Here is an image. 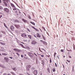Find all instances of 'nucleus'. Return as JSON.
Returning <instances> with one entry per match:
<instances>
[{"mask_svg":"<svg viewBox=\"0 0 75 75\" xmlns=\"http://www.w3.org/2000/svg\"><path fill=\"white\" fill-rule=\"evenodd\" d=\"M4 5L5 7H7L8 5V1L7 0H3Z\"/></svg>","mask_w":75,"mask_h":75,"instance_id":"1","label":"nucleus"},{"mask_svg":"<svg viewBox=\"0 0 75 75\" xmlns=\"http://www.w3.org/2000/svg\"><path fill=\"white\" fill-rule=\"evenodd\" d=\"M31 66L30 65H27L26 66V69L27 71H28L30 70V68H31Z\"/></svg>","mask_w":75,"mask_h":75,"instance_id":"2","label":"nucleus"},{"mask_svg":"<svg viewBox=\"0 0 75 75\" xmlns=\"http://www.w3.org/2000/svg\"><path fill=\"white\" fill-rule=\"evenodd\" d=\"M4 10L5 11H6L7 13H8V12H9V9H8L7 8H4Z\"/></svg>","mask_w":75,"mask_h":75,"instance_id":"3","label":"nucleus"},{"mask_svg":"<svg viewBox=\"0 0 75 75\" xmlns=\"http://www.w3.org/2000/svg\"><path fill=\"white\" fill-rule=\"evenodd\" d=\"M4 60L6 61L7 62H8V61H9V59L7 57H4Z\"/></svg>","mask_w":75,"mask_h":75,"instance_id":"4","label":"nucleus"},{"mask_svg":"<svg viewBox=\"0 0 75 75\" xmlns=\"http://www.w3.org/2000/svg\"><path fill=\"white\" fill-rule=\"evenodd\" d=\"M21 36L22 37H27V35L25 34V33H22L21 35Z\"/></svg>","mask_w":75,"mask_h":75,"instance_id":"5","label":"nucleus"},{"mask_svg":"<svg viewBox=\"0 0 75 75\" xmlns=\"http://www.w3.org/2000/svg\"><path fill=\"white\" fill-rule=\"evenodd\" d=\"M10 29L12 31H14V28L13 25H11L10 26Z\"/></svg>","mask_w":75,"mask_h":75,"instance_id":"6","label":"nucleus"},{"mask_svg":"<svg viewBox=\"0 0 75 75\" xmlns=\"http://www.w3.org/2000/svg\"><path fill=\"white\" fill-rule=\"evenodd\" d=\"M28 55L30 57H32L34 55L32 53L30 52L28 53Z\"/></svg>","mask_w":75,"mask_h":75,"instance_id":"7","label":"nucleus"},{"mask_svg":"<svg viewBox=\"0 0 75 75\" xmlns=\"http://www.w3.org/2000/svg\"><path fill=\"white\" fill-rule=\"evenodd\" d=\"M37 43V42L34 40H33L32 42L31 43V44H34V45H35V44H36Z\"/></svg>","mask_w":75,"mask_h":75,"instance_id":"8","label":"nucleus"},{"mask_svg":"<svg viewBox=\"0 0 75 75\" xmlns=\"http://www.w3.org/2000/svg\"><path fill=\"white\" fill-rule=\"evenodd\" d=\"M34 74V75H37V74H38V71L37 70H35L33 71Z\"/></svg>","mask_w":75,"mask_h":75,"instance_id":"9","label":"nucleus"},{"mask_svg":"<svg viewBox=\"0 0 75 75\" xmlns=\"http://www.w3.org/2000/svg\"><path fill=\"white\" fill-rule=\"evenodd\" d=\"M36 35L37 37H38L39 38H40V37H41V35H40L38 33H37Z\"/></svg>","mask_w":75,"mask_h":75,"instance_id":"10","label":"nucleus"},{"mask_svg":"<svg viewBox=\"0 0 75 75\" xmlns=\"http://www.w3.org/2000/svg\"><path fill=\"white\" fill-rule=\"evenodd\" d=\"M14 26L17 28H20V26L19 25H14Z\"/></svg>","mask_w":75,"mask_h":75,"instance_id":"11","label":"nucleus"},{"mask_svg":"<svg viewBox=\"0 0 75 75\" xmlns=\"http://www.w3.org/2000/svg\"><path fill=\"white\" fill-rule=\"evenodd\" d=\"M10 4L11 6V7H12L13 8V7H15V6H14V4H13L11 3H10Z\"/></svg>","mask_w":75,"mask_h":75,"instance_id":"12","label":"nucleus"},{"mask_svg":"<svg viewBox=\"0 0 75 75\" xmlns=\"http://www.w3.org/2000/svg\"><path fill=\"white\" fill-rule=\"evenodd\" d=\"M13 11H16V10H17V8H16V6L13 7Z\"/></svg>","mask_w":75,"mask_h":75,"instance_id":"13","label":"nucleus"},{"mask_svg":"<svg viewBox=\"0 0 75 75\" xmlns=\"http://www.w3.org/2000/svg\"><path fill=\"white\" fill-rule=\"evenodd\" d=\"M47 70L49 73H50V68L49 67L47 68Z\"/></svg>","mask_w":75,"mask_h":75,"instance_id":"14","label":"nucleus"},{"mask_svg":"<svg viewBox=\"0 0 75 75\" xmlns=\"http://www.w3.org/2000/svg\"><path fill=\"white\" fill-rule=\"evenodd\" d=\"M43 43L46 46H47V45L48 44H47V43L45 42H43Z\"/></svg>","mask_w":75,"mask_h":75,"instance_id":"15","label":"nucleus"},{"mask_svg":"<svg viewBox=\"0 0 75 75\" xmlns=\"http://www.w3.org/2000/svg\"><path fill=\"white\" fill-rule=\"evenodd\" d=\"M22 21L24 22V23H26L27 21V20H25L24 19H22Z\"/></svg>","mask_w":75,"mask_h":75,"instance_id":"16","label":"nucleus"},{"mask_svg":"<svg viewBox=\"0 0 75 75\" xmlns=\"http://www.w3.org/2000/svg\"><path fill=\"white\" fill-rule=\"evenodd\" d=\"M10 73L11 74H12V75H16L15 74H14V73L12 71H11L10 72Z\"/></svg>","mask_w":75,"mask_h":75,"instance_id":"17","label":"nucleus"},{"mask_svg":"<svg viewBox=\"0 0 75 75\" xmlns=\"http://www.w3.org/2000/svg\"><path fill=\"white\" fill-rule=\"evenodd\" d=\"M2 55L6 56V55H7V54H6V53H2Z\"/></svg>","mask_w":75,"mask_h":75,"instance_id":"18","label":"nucleus"},{"mask_svg":"<svg viewBox=\"0 0 75 75\" xmlns=\"http://www.w3.org/2000/svg\"><path fill=\"white\" fill-rule=\"evenodd\" d=\"M30 23H31V24H33L34 25H35V23H34L30 21Z\"/></svg>","mask_w":75,"mask_h":75,"instance_id":"19","label":"nucleus"},{"mask_svg":"<svg viewBox=\"0 0 75 75\" xmlns=\"http://www.w3.org/2000/svg\"><path fill=\"white\" fill-rule=\"evenodd\" d=\"M42 38H43V39H44V40H45V37H44V35H42Z\"/></svg>","mask_w":75,"mask_h":75,"instance_id":"20","label":"nucleus"},{"mask_svg":"<svg viewBox=\"0 0 75 75\" xmlns=\"http://www.w3.org/2000/svg\"><path fill=\"white\" fill-rule=\"evenodd\" d=\"M17 68H16L14 67V68H13V70H14V71H17Z\"/></svg>","mask_w":75,"mask_h":75,"instance_id":"21","label":"nucleus"},{"mask_svg":"<svg viewBox=\"0 0 75 75\" xmlns=\"http://www.w3.org/2000/svg\"><path fill=\"white\" fill-rule=\"evenodd\" d=\"M0 44H1V45H5L6 44L5 43H3L2 42H0Z\"/></svg>","mask_w":75,"mask_h":75,"instance_id":"22","label":"nucleus"},{"mask_svg":"<svg viewBox=\"0 0 75 75\" xmlns=\"http://www.w3.org/2000/svg\"><path fill=\"white\" fill-rule=\"evenodd\" d=\"M15 22H16V23L17 22V23H18V22H19V21H18V20H16L15 21Z\"/></svg>","mask_w":75,"mask_h":75,"instance_id":"23","label":"nucleus"},{"mask_svg":"<svg viewBox=\"0 0 75 75\" xmlns=\"http://www.w3.org/2000/svg\"><path fill=\"white\" fill-rule=\"evenodd\" d=\"M53 72H55V69L53 68L52 69Z\"/></svg>","mask_w":75,"mask_h":75,"instance_id":"24","label":"nucleus"},{"mask_svg":"<svg viewBox=\"0 0 75 75\" xmlns=\"http://www.w3.org/2000/svg\"><path fill=\"white\" fill-rule=\"evenodd\" d=\"M3 7H2V6H0V10H3Z\"/></svg>","mask_w":75,"mask_h":75,"instance_id":"25","label":"nucleus"},{"mask_svg":"<svg viewBox=\"0 0 75 75\" xmlns=\"http://www.w3.org/2000/svg\"><path fill=\"white\" fill-rule=\"evenodd\" d=\"M4 26H5L6 28H7V26L6 25V24H5L4 23Z\"/></svg>","mask_w":75,"mask_h":75,"instance_id":"26","label":"nucleus"},{"mask_svg":"<svg viewBox=\"0 0 75 75\" xmlns=\"http://www.w3.org/2000/svg\"><path fill=\"white\" fill-rule=\"evenodd\" d=\"M28 37L29 38H30V39H31V35H28Z\"/></svg>","mask_w":75,"mask_h":75,"instance_id":"27","label":"nucleus"},{"mask_svg":"<svg viewBox=\"0 0 75 75\" xmlns=\"http://www.w3.org/2000/svg\"><path fill=\"white\" fill-rule=\"evenodd\" d=\"M42 29L44 30L45 31V28L44 27L42 26Z\"/></svg>","mask_w":75,"mask_h":75,"instance_id":"28","label":"nucleus"},{"mask_svg":"<svg viewBox=\"0 0 75 75\" xmlns=\"http://www.w3.org/2000/svg\"><path fill=\"white\" fill-rule=\"evenodd\" d=\"M16 52H20V50L17 49V50H16Z\"/></svg>","mask_w":75,"mask_h":75,"instance_id":"29","label":"nucleus"},{"mask_svg":"<svg viewBox=\"0 0 75 75\" xmlns=\"http://www.w3.org/2000/svg\"><path fill=\"white\" fill-rule=\"evenodd\" d=\"M1 32L3 33V34H6V33H5V32L4 31H1Z\"/></svg>","mask_w":75,"mask_h":75,"instance_id":"30","label":"nucleus"},{"mask_svg":"<svg viewBox=\"0 0 75 75\" xmlns=\"http://www.w3.org/2000/svg\"><path fill=\"white\" fill-rule=\"evenodd\" d=\"M16 54H17L18 56L20 57V54H19V53H16Z\"/></svg>","mask_w":75,"mask_h":75,"instance_id":"31","label":"nucleus"},{"mask_svg":"<svg viewBox=\"0 0 75 75\" xmlns=\"http://www.w3.org/2000/svg\"><path fill=\"white\" fill-rule=\"evenodd\" d=\"M35 30H36V31L39 32V30L38 29L36 28Z\"/></svg>","mask_w":75,"mask_h":75,"instance_id":"32","label":"nucleus"},{"mask_svg":"<svg viewBox=\"0 0 75 75\" xmlns=\"http://www.w3.org/2000/svg\"><path fill=\"white\" fill-rule=\"evenodd\" d=\"M27 30L29 32H30V30H29V29L27 28Z\"/></svg>","mask_w":75,"mask_h":75,"instance_id":"33","label":"nucleus"},{"mask_svg":"<svg viewBox=\"0 0 75 75\" xmlns=\"http://www.w3.org/2000/svg\"><path fill=\"white\" fill-rule=\"evenodd\" d=\"M41 56L43 58V57H44V55L42 54L41 55Z\"/></svg>","mask_w":75,"mask_h":75,"instance_id":"34","label":"nucleus"},{"mask_svg":"<svg viewBox=\"0 0 75 75\" xmlns=\"http://www.w3.org/2000/svg\"><path fill=\"white\" fill-rule=\"evenodd\" d=\"M28 18L29 19H31V16H28Z\"/></svg>","mask_w":75,"mask_h":75,"instance_id":"35","label":"nucleus"},{"mask_svg":"<svg viewBox=\"0 0 75 75\" xmlns=\"http://www.w3.org/2000/svg\"><path fill=\"white\" fill-rule=\"evenodd\" d=\"M50 63H51V62H52V60H51V59H50Z\"/></svg>","mask_w":75,"mask_h":75,"instance_id":"36","label":"nucleus"},{"mask_svg":"<svg viewBox=\"0 0 75 75\" xmlns=\"http://www.w3.org/2000/svg\"><path fill=\"white\" fill-rule=\"evenodd\" d=\"M31 27H32V28H33L34 29V30H35V28L33 26H31Z\"/></svg>","mask_w":75,"mask_h":75,"instance_id":"37","label":"nucleus"},{"mask_svg":"<svg viewBox=\"0 0 75 75\" xmlns=\"http://www.w3.org/2000/svg\"><path fill=\"white\" fill-rule=\"evenodd\" d=\"M61 52H64V50H61Z\"/></svg>","mask_w":75,"mask_h":75,"instance_id":"38","label":"nucleus"},{"mask_svg":"<svg viewBox=\"0 0 75 75\" xmlns=\"http://www.w3.org/2000/svg\"><path fill=\"white\" fill-rule=\"evenodd\" d=\"M13 50H14V51H16L17 50V49L15 48L13 49Z\"/></svg>","mask_w":75,"mask_h":75,"instance_id":"39","label":"nucleus"},{"mask_svg":"<svg viewBox=\"0 0 75 75\" xmlns=\"http://www.w3.org/2000/svg\"><path fill=\"white\" fill-rule=\"evenodd\" d=\"M3 75H7V74L6 73H5Z\"/></svg>","mask_w":75,"mask_h":75,"instance_id":"40","label":"nucleus"},{"mask_svg":"<svg viewBox=\"0 0 75 75\" xmlns=\"http://www.w3.org/2000/svg\"><path fill=\"white\" fill-rule=\"evenodd\" d=\"M15 11H16L15 12L16 13H17V12H18V11L17 10H16Z\"/></svg>","mask_w":75,"mask_h":75,"instance_id":"41","label":"nucleus"},{"mask_svg":"<svg viewBox=\"0 0 75 75\" xmlns=\"http://www.w3.org/2000/svg\"><path fill=\"white\" fill-rule=\"evenodd\" d=\"M2 15H0V18H1V17H2Z\"/></svg>","mask_w":75,"mask_h":75,"instance_id":"42","label":"nucleus"},{"mask_svg":"<svg viewBox=\"0 0 75 75\" xmlns=\"http://www.w3.org/2000/svg\"><path fill=\"white\" fill-rule=\"evenodd\" d=\"M34 36L35 37V38H37V36H36V35H35V34L34 35Z\"/></svg>","mask_w":75,"mask_h":75,"instance_id":"43","label":"nucleus"},{"mask_svg":"<svg viewBox=\"0 0 75 75\" xmlns=\"http://www.w3.org/2000/svg\"><path fill=\"white\" fill-rule=\"evenodd\" d=\"M67 62H70V61L69 60H67Z\"/></svg>","mask_w":75,"mask_h":75,"instance_id":"44","label":"nucleus"},{"mask_svg":"<svg viewBox=\"0 0 75 75\" xmlns=\"http://www.w3.org/2000/svg\"><path fill=\"white\" fill-rule=\"evenodd\" d=\"M55 66L56 67H57V64H56V63H55Z\"/></svg>","mask_w":75,"mask_h":75,"instance_id":"45","label":"nucleus"},{"mask_svg":"<svg viewBox=\"0 0 75 75\" xmlns=\"http://www.w3.org/2000/svg\"><path fill=\"white\" fill-rule=\"evenodd\" d=\"M21 56L22 58H23V57H24V56H23V55H21Z\"/></svg>","mask_w":75,"mask_h":75,"instance_id":"46","label":"nucleus"},{"mask_svg":"<svg viewBox=\"0 0 75 75\" xmlns=\"http://www.w3.org/2000/svg\"><path fill=\"white\" fill-rule=\"evenodd\" d=\"M39 51H40V52H42V51H41V49H39Z\"/></svg>","mask_w":75,"mask_h":75,"instance_id":"47","label":"nucleus"},{"mask_svg":"<svg viewBox=\"0 0 75 75\" xmlns=\"http://www.w3.org/2000/svg\"><path fill=\"white\" fill-rule=\"evenodd\" d=\"M2 35H0V37H2Z\"/></svg>","mask_w":75,"mask_h":75,"instance_id":"48","label":"nucleus"},{"mask_svg":"<svg viewBox=\"0 0 75 75\" xmlns=\"http://www.w3.org/2000/svg\"><path fill=\"white\" fill-rule=\"evenodd\" d=\"M9 58H11V59H13V57H9Z\"/></svg>","mask_w":75,"mask_h":75,"instance_id":"49","label":"nucleus"},{"mask_svg":"<svg viewBox=\"0 0 75 75\" xmlns=\"http://www.w3.org/2000/svg\"><path fill=\"white\" fill-rule=\"evenodd\" d=\"M70 32L71 33H74V32L73 31H71Z\"/></svg>","mask_w":75,"mask_h":75,"instance_id":"50","label":"nucleus"},{"mask_svg":"<svg viewBox=\"0 0 75 75\" xmlns=\"http://www.w3.org/2000/svg\"><path fill=\"white\" fill-rule=\"evenodd\" d=\"M16 6H18V7H19V8H20V7L17 4H16Z\"/></svg>","mask_w":75,"mask_h":75,"instance_id":"51","label":"nucleus"},{"mask_svg":"<svg viewBox=\"0 0 75 75\" xmlns=\"http://www.w3.org/2000/svg\"><path fill=\"white\" fill-rule=\"evenodd\" d=\"M74 68H73V72H74Z\"/></svg>","mask_w":75,"mask_h":75,"instance_id":"52","label":"nucleus"},{"mask_svg":"<svg viewBox=\"0 0 75 75\" xmlns=\"http://www.w3.org/2000/svg\"><path fill=\"white\" fill-rule=\"evenodd\" d=\"M42 49L43 50H44V51H45V50L44 49Z\"/></svg>","mask_w":75,"mask_h":75,"instance_id":"53","label":"nucleus"},{"mask_svg":"<svg viewBox=\"0 0 75 75\" xmlns=\"http://www.w3.org/2000/svg\"><path fill=\"white\" fill-rule=\"evenodd\" d=\"M47 57H50V55H49V56L48 55H47Z\"/></svg>","mask_w":75,"mask_h":75,"instance_id":"54","label":"nucleus"},{"mask_svg":"<svg viewBox=\"0 0 75 75\" xmlns=\"http://www.w3.org/2000/svg\"><path fill=\"white\" fill-rule=\"evenodd\" d=\"M1 3V0H0V4Z\"/></svg>","mask_w":75,"mask_h":75,"instance_id":"55","label":"nucleus"},{"mask_svg":"<svg viewBox=\"0 0 75 75\" xmlns=\"http://www.w3.org/2000/svg\"><path fill=\"white\" fill-rule=\"evenodd\" d=\"M34 54H35V55H36V56H37V54H36L35 53H34Z\"/></svg>","mask_w":75,"mask_h":75,"instance_id":"56","label":"nucleus"},{"mask_svg":"<svg viewBox=\"0 0 75 75\" xmlns=\"http://www.w3.org/2000/svg\"><path fill=\"white\" fill-rule=\"evenodd\" d=\"M19 75H23V74H19Z\"/></svg>","mask_w":75,"mask_h":75,"instance_id":"57","label":"nucleus"},{"mask_svg":"<svg viewBox=\"0 0 75 75\" xmlns=\"http://www.w3.org/2000/svg\"><path fill=\"white\" fill-rule=\"evenodd\" d=\"M40 41H41V42H44V41L42 40H41Z\"/></svg>","mask_w":75,"mask_h":75,"instance_id":"58","label":"nucleus"},{"mask_svg":"<svg viewBox=\"0 0 75 75\" xmlns=\"http://www.w3.org/2000/svg\"><path fill=\"white\" fill-rule=\"evenodd\" d=\"M67 51H71V50H67Z\"/></svg>","mask_w":75,"mask_h":75,"instance_id":"59","label":"nucleus"},{"mask_svg":"<svg viewBox=\"0 0 75 75\" xmlns=\"http://www.w3.org/2000/svg\"><path fill=\"white\" fill-rule=\"evenodd\" d=\"M69 58H71V56H69Z\"/></svg>","mask_w":75,"mask_h":75,"instance_id":"60","label":"nucleus"},{"mask_svg":"<svg viewBox=\"0 0 75 75\" xmlns=\"http://www.w3.org/2000/svg\"><path fill=\"white\" fill-rule=\"evenodd\" d=\"M8 75H11V74H8Z\"/></svg>","mask_w":75,"mask_h":75,"instance_id":"61","label":"nucleus"},{"mask_svg":"<svg viewBox=\"0 0 75 75\" xmlns=\"http://www.w3.org/2000/svg\"><path fill=\"white\" fill-rule=\"evenodd\" d=\"M24 55H25V56H27V55H26V54H25Z\"/></svg>","mask_w":75,"mask_h":75,"instance_id":"62","label":"nucleus"},{"mask_svg":"<svg viewBox=\"0 0 75 75\" xmlns=\"http://www.w3.org/2000/svg\"><path fill=\"white\" fill-rule=\"evenodd\" d=\"M40 75H42V73H40Z\"/></svg>","mask_w":75,"mask_h":75,"instance_id":"63","label":"nucleus"},{"mask_svg":"<svg viewBox=\"0 0 75 75\" xmlns=\"http://www.w3.org/2000/svg\"><path fill=\"white\" fill-rule=\"evenodd\" d=\"M54 57H55V54H54Z\"/></svg>","mask_w":75,"mask_h":75,"instance_id":"64","label":"nucleus"}]
</instances>
